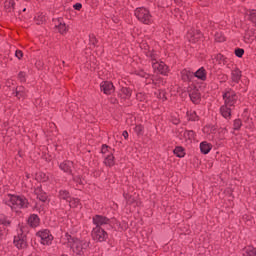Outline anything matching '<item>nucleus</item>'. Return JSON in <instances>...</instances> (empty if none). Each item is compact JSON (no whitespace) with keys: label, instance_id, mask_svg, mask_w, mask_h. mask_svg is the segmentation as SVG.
I'll use <instances>...</instances> for the list:
<instances>
[{"label":"nucleus","instance_id":"f257e3e1","mask_svg":"<svg viewBox=\"0 0 256 256\" xmlns=\"http://www.w3.org/2000/svg\"><path fill=\"white\" fill-rule=\"evenodd\" d=\"M4 201L5 204L8 205V207H11L12 211H15L16 213H19V209H27V205H29L27 198L11 194H8Z\"/></svg>","mask_w":256,"mask_h":256},{"label":"nucleus","instance_id":"f03ea898","mask_svg":"<svg viewBox=\"0 0 256 256\" xmlns=\"http://www.w3.org/2000/svg\"><path fill=\"white\" fill-rule=\"evenodd\" d=\"M67 240L68 245L69 247H71L73 253H75L78 256L85 255L87 247H89V242L73 238L72 236H67Z\"/></svg>","mask_w":256,"mask_h":256},{"label":"nucleus","instance_id":"7ed1b4c3","mask_svg":"<svg viewBox=\"0 0 256 256\" xmlns=\"http://www.w3.org/2000/svg\"><path fill=\"white\" fill-rule=\"evenodd\" d=\"M134 15L138 21L144 23L145 25H150V23H153V17L147 8H137L134 12Z\"/></svg>","mask_w":256,"mask_h":256},{"label":"nucleus","instance_id":"20e7f679","mask_svg":"<svg viewBox=\"0 0 256 256\" xmlns=\"http://www.w3.org/2000/svg\"><path fill=\"white\" fill-rule=\"evenodd\" d=\"M36 236L40 238L39 241L42 245H51L53 243V235L47 229L38 231Z\"/></svg>","mask_w":256,"mask_h":256},{"label":"nucleus","instance_id":"39448f33","mask_svg":"<svg viewBox=\"0 0 256 256\" xmlns=\"http://www.w3.org/2000/svg\"><path fill=\"white\" fill-rule=\"evenodd\" d=\"M14 245L17 249H25L27 247V240L25 234L23 233V226H20L18 230V236L14 237Z\"/></svg>","mask_w":256,"mask_h":256},{"label":"nucleus","instance_id":"423d86ee","mask_svg":"<svg viewBox=\"0 0 256 256\" xmlns=\"http://www.w3.org/2000/svg\"><path fill=\"white\" fill-rule=\"evenodd\" d=\"M107 232L101 227H95L92 230V238L94 241H99L100 243L103 241H107Z\"/></svg>","mask_w":256,"mask_h":256},{"label":"nucleus","instance_id":"0eeeda50","mask_svg":"<svg viewBox=\"0 0 256 256\" xmlns=\"http://www.w3.org/2000/svg\"><path fill=\"white\" fill-rule=\"evenodd\" d=\"M225 105L233 107L237 103V94L233 90H228L223 94Z\"/></svg>","mask_w":256,"mask_h":256},{"label":"nucleus","instance_id":"6e6552de","mask_svg":"<svg viewBox=\"0 0 256 256\" xmlns=\"http://www.w3.org/2000/svg\"><path fill=\"white\" fill-rule=\"evenodd\" d=\"M152 67L156 73H161V75H167L168 67L163 62L157 61V59H152Z\"/></svg>","mask_w":256,"mask_h":256},{"label":"nucleus","instance_id":"1a4fd4ad","mask_svg":"<svg viewBox=\"0 0 256 256\" xmlns=\"http://www.w3.org/2000/svg\"><path fill=\"white\" fill-rule=\"evenodd\" d=\"M60 199H65L69 203L70 207H77V205H79V199L71 198V196H69V192L66 190L60 191Z\"/></svg>","mask_w":256,"mask_h":256},{"label":"nucleus","instance_id":"9d476101","mask_svg":"<svg viewBox=\"0 0 256 256\" xmlns=\"http://www.w3.org/2000/svg\"><path fill=\"white\" fill-rule=\"evenodd\" d=\"M93 223L96 227H103L104 225H111V220L105 216L96 215L93 217Z\"/></svg>","mask_w":256,"mask_h":256},{"label":"nucleus","instance_id":"9b49d317","mask_svg":"<svg viewBox=\"0 0 256 256\" xmlns=\"http://www.w3.org/2000/svg\"><path fill=\"white\" fill-rule=\"evenodd\" d=\"M54 25L58 31V33H61L62 35L64 33H67V25H65V22L63 21V18H58L54 20Z\"/></svg>","mask_w":256,"mask_h":256},{"label":"nucleus","instance_id":"f8f14e48","mask_svg":"<svg viewBox=\"0 0 256 256\" xmlns=\"http://www.w3.org/2000/svg\"><path fill=\"white\" fill-rule=\"evenodd\" d=\"M100 89L103 91L105 95H111L113 91H115V87L113 86V83L111 82H102L100 84Z\"/></svg>","mask_w":256,"mask_h":256},{"label":"nucleus","instance_id":"ddd939ff","mask_svg":"<svg viewBox=\"0 0 256 256\" xmlns=\"http://www.w3.org/2000/svg\"><path fill=\"white\" fill-rule=\"evenodd\" d=\"M187 39L190 43H197V41H199V39H201V33L199 32H194L191 31L187 34Z\"/></svg>","mask_w":256,"mask_h":256},{"label":"nucleus","instance_id":"4468645a","mask_svg":"<svg viewBox=\"0 0 256 256\" xmlns=\"http://www.w3.org/2000/svg\"><path fill=\"white\" fill-rule=\"evenodd\" d=\"M220 113L224 117V119H230L231 118V106L224 104V106H222L220 108Z\"/></svg>","mask_w":256,"mask_h":256},{"label":"nucleus","instance_id":"2eb2a0df","mask_svg":"<svg viewBox=\"0 0 256 256\" xmlns=\"http://www.w3.org/2000/svg\"><path fill=\"white\" fill-rule=\"evenodd\" d=\"M61 171H64V173H71L73 169V162L71 161H65L60 164Z\"/></svg>","mask_w":256,"mask_h":256},{"label":"nucleus","instance_id":"dca6fc26","mask_svg":"<svg viewBox=\"0 0 256 256\" xmlns=\"http://www.w3.org/2000/svg\"><path fill=\"white\" fill-rule=\"evenodd\" d=\"M212 147L213 146L206 141L200 143V151L204 155H207L211 151Z\"/></svg>","mask_w":256,"mask_h":256},{"label":"nucleus","instance_id":"f3484780","mask_svg":"<svg viewBox=\"0 0 256 256\" xmlns=\"http://www.w3.org/2000/svg\"><path fill=\"white\" fill-rule=\"evenodd\" d=\"M194 75L197 79H200V81H206L207 79V71H205V68L198 69Z\"/></svg>","mask_w":256,"mask_h":256},{"label":"nucleus","instance_id":"a211bd4d","mask_svg":"<svg viewBox=\"0 0 256 256\" xmlns=\"http://www.w3.org/2000/svg\"><path fill=\"white\" fill-rule=\"evenodd\" d=\"M35 195L37 196V199H39V201H42L43 203L47 201V194L41 188L35 189Z\"/></svg>","mask_w":256,"mask_h":256},{"label":"nucleus","instance_id":"6ab92c4d","mask_svg":"<svg viewBox=\"0 0 256 256\" xmlns=\"http://www.w3.org/2000/svg\"><path fill=\"white\" fill-rule=\"evenodd\" d=\"M28 225H30V227H39V216L32 214L28 218Z\"/></svg>","mask_w":256,"mask_h":256},{"label":"nucleus","instance_id":"aec40b11","mask_svg":"<svg viewBox=\"0 0 256 256\" xmlns=\"http://www.w3.org/2000/svg\"><path fill=\"white\" fill-rule=\"evenodd\" d=\"M104 163L105 165H108V167H112V165H115V157H113V153H109L108 155L104 156Z\"/></svg>","mask_w":256,"mask_h":256},{"label":"nucleus","instance_id":"412c9836","mask_svg":"<svg viewBox=\"0 0 256 256\" xmlns=\"http://www.w3.org/2000/svg\"><path fill=\"white\" fill-rule=\"evenodd\" d=\"M189 97L192 102L199 103V101L201 99V94H199V92L197 90H195L189 94Z\"/></svg>","mask_w":256,"mask_h":256},{"label":"nucleus","instance_id":"4be33fe9","mask_svg":"<svg viewBox=\"0 0 256 256\" xmlns=\"http://www.w3.org/2000/svg\"><path fill=\"white\" fill-rule=\"evenodd\" d=\"M240 79H241V71L233 70L232 71V81L234 83H239Z\"/></svg>","mask_w":256,"mask_h":256},{"label":"nucleus","instance_id":"5701e85b","mask_svg":"<svg viewBox=\"0 0 256 256\" xmlns=\"http://www.w3.org/2000/svg\"><path fill=\"white\" fill-rule=\"evenodd\" d=\"M243 256H256V249L253 246H249L245 249Z\"/></svg>","mask_w":256,"mask_h":256},{"label":"nucleus","instance_id":"b1692460","mask_svg":"<svg viewBox=\"0 0 256 256\" xmlns=\"http://www.w3.org/2000/svg\"><path fill=\"white\" fill-rule=\"evenodd\" d=\"M174 155H176V157H185V150L183 147L178 146L174 149Z\"/></svg>","mask_w":256,"mask_h":256},{"label":"nucleus","instance_id":"393cba45","mask_svg":"<svg viewBox=\"0 0 256 256\" xmlns=\"http://www.w3.org/2000/svg\"><path fill=\"white\" fill-rule=\"evenodd\" d=\"M247 15H248L250 21H252V23H256V10L255 9L249 10L247 12Z\"/></svg>","mask_w":256,"mask_h":256},{"label":"nucleus","instance_id":"a878e982","mask_svg":"<svg viewBox=\"0 0 256 256\" xmlns=\"http://www.w3.org/2000/svg\"><path fill=\"white\" fill-rule=\"evenodd\" d=\"M185 139H195V132L193 130H188L184 132Z\"/></svg>","mask_w":256,"mask_h":256},{"label":"nucleus","instance_id":"bb28decb","mask_svg":"<svg viewBox=\"0 0 256 256\" xmlns=\"http://www.w3.org/2000/svg\"><path fill=\"white\" fill-rule=\"evenodd\" d=\"M0 225H4L5 227H9L11 225V221L7 219L5 216H0Z\"/></svg>","mask_w":256,"mask_h":256},{"label":"nucleus","instance_id":"cd10ccee","mask_svg":"<svg viewBox=\"0 0 256 256\" xmlns=\"http://www.w3.org/2000/svg\"><path fill=\"white\" fill-rule=\"evenodd\" d=\"M215 41H217L218 43H223V41H225V36H223V34L217 32L215 34Z\"/></svg>","mask_w":256,"mask_h":256},{"label":"nucleus","instance_id":"c85d7f7f","mask_svg":"<svg viewBox=\"0 0 256 256\" xmlns=\"http://www.w3.org/2000/svg\"><path fill=\"white\" fill-rule=\"evenodd\" d=\"M101 151L104 157L105 155H109V153H111V149L107 145H103Z\"/></svg>","mask_w":256,"mask_h":256},{"label":"nucleus","instance_id":"c756f323","mask_svg":"<svg viewBox=\"0 0 256 256\" xmlns=\"http://www.w3.org/2000/svg\"><path fill=\"white\" fill-rule=\"evenodd\" d=\"M121 91L124 94V97L129 98L131 96V89H129V88H122Z\"/></svg>","mask_w":256,"mask_h":256},{"label":"nucleus","instance_id":"7c9ffc66","mask_svg":"<svg viewBox=\"0 0 256 256\" xmlns=\"http://www.w3.org/2000/svg\"><path fill=\"white\" fill-rule=\"evenodd\" d=\"M16 97H18V99H21V97H25V92H23V88H19L17 90Z\"/></svg>","mask_w":256,"mask_h":256},{"label":"nucleus","instance_id":"2f4dec72","mask_svg":"<svg viewBox=\"0 0 256 256\" xmlns=\"http://www.w3.org/2000/svg\"><path fill=\"white\" fill-rule=\"evenodd\" d=\"M245 53V50L238 48L235 50L236 57H243V54Z\"/></svg>","mask_w":256,"mask_h":256},{"label":"nucleus","instance_id":"473e14b6","mask_svg":"<svg viewBox=\"0 0 256 256\" xmlns=\"http://www.w3.org/2000/svg\"><path fill=\"white\" fill-rule=\"evenodd\" d=\"M182 77L184 81H186V79H189V77H191V72H187L186 70L182 71Z\"/></svg>","mask_w":256,"mask_h":256},{"label":"nucleus","instance_id":"72a5a7b5","mask_svg":"<svg viewBox=\"0 0 256 256\" xmlns=\"http://www.w3.org/2000/svg\"><path fill=\"white\" fill-rule=\"evenodd\" d=\"M234 129L236 130L241 129V120L234 121Z\"/></svg>","mask_w":256,"mask_h":256},{"label":"nucleus","instance_id":"f704fd0d","mask_svg":"<svg viewBox=\"0 0 256 256\" xmlns=\"http://www.w3.org/2000/svg\"><path fill=\"white\" fill-rule=\"evenodd\" d=\"M15 57H17V59H21L23 57V51L16 50L15 51Z\"/></svg>","mask_w":256,"mask_h":256},{"label":"nucleus","instance_id":"c9c22d12","mask_svg":"<svg viewBox=\"0 0 256 256\" xmlns=\"http://www.w3.org/2000/svg\"><path fill=\"white\" fill-rule=\"evenodd\" d=\"M81 7H83V5H81V3H77L74 5V9H76V11H80Z\"/></svg>","mask_w":256,"mask_h":256},{"label":"nucleus","instance_id":"e433bc0d","mask_svg":"<svg viewBox=\"0 0 256 256\" xmlns=\"http://www.w3.org/2000/svg\"><path fill=\"white\" fill-rule=\"evenodd\" d=\"M19 78L21 79V81H25V73L20 72L19 73Z\"/></svg>","mask_w":256,"mask_h":256},{"label":"nucleus","instance_id":"4c0bfd02","mask_svg":"<svg viewBox=\"0 0 256 256\" xmlns=\"http://www.w3.org/2000/svg\"><path fill=\"white\" fill-rule=\"evenodd\" d=\"M3 235H5V229L0 228V239H3Z\"/></svg>","mask_w":256,"mask_h":256},{"label":"nucleus","instance_id":"58836bf2","mask_svg":"<svg viewBox=\"0 0 256 256\" xmlns=\"http://www.w3.org/2000/svg\"><path fill=\"white\" fill-rule=\"evenodd\" d=\"M122 135H123L124 139H128V137H129V133L127 131H124L122 133Z\"/></svg>","mask_w":256,"mask_h":256},{"label":"nucleus","instance_id":"ea45409f","mask_svg":"<svg viewBox=\"0 0 256 256\" xmlns=\"http://www.w3.org/2000/svg\"><path fill=\"white\" fill-rule=\"evenodd\" d=\"M40 177H42V181H47V179H49L45 174H41Z\"/></svg>","mask_w":256,"mask_h":256},{"label":"nucleus","instance_id":"a19ab883","mask_svg":"<svg viewBox=\"0 0 256 256\" xmlns=\"http://www.w3.org/2000/svg\"><path fill=\"white\" fill-rule=\"evenodd\" d=\"M90 41H91L92 45H95V43H96L97 40L92 37V38H90Z\"/></svg>","mask_w":256,"mask_h":256},{"label":"nucleus","instance_id":"79ce46f5","mask_svg":"<svg viewBox=\"0 0 256 256\" xmlns=\"http://www.w3.org/2000/svg\"><path fill=\"white\" fill-rule=\"evenodd\" d=\"M191 119H192V121H196L197 120V118H195V117H192Z\"/></svg>","mask_w":256,"mask_h":256},{"label":"nucleus","instance_id":"37998d69","mask_svg":"<svg viewBox=\"0 0 256 256\" xmlns=\"http://www.w3.org/2000/svg\"><path fill=\"white\" fill-rule=\"evenodd\" d=\"M138 130L141 131V126L138 127Z\"/></svg>","mask_w":256,"mask_h":256}]
</instances>
